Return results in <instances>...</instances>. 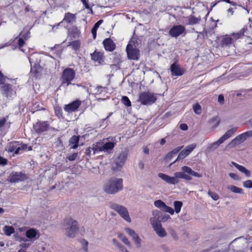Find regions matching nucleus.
I'll use <instances>...</instances> for the list:
<instances>
[{"mask_svg": "<svg viewBox=\"0 0 252 252\" xmlns=\"http://www.w3.org/2000/svg\"><path fill=\"white\" fill-rule=\"evenodd\" d=\"M49 127V124L48 122L39 121L36 124L35 126H34V129L36 133L39 134L47 131Z\"/></svg>", "mask_w": 252, "mask_h": 252, "instance_id": "4468645a", "label": "nucleus"}, {"mask_svg": "<svg viewBox=\"0 0 252 252\" xmlns=\"http://www.w3.org/2000/svg\"><path fill=\"white\" fill-rule=\"evenodd\" d=\"M180 128L181 130H187L188 128V126L187 124L183 123L180 125Z\"/></svg>", "mask_w": 252, "mask_h": 252, "instance_id": "338daca9", "label": "nucleus"}, {"mask_svg": "<svg viewBox=\"0 0 252 252\" xmlns=\"http://www.w3.org/2000/svg\"><path fill=\"white\" fill-rule=\"evenodd\" d=\"M121 101L126 106L129 107L131 106V102L128 97L123 96Z\"/></svg>", "mask_w": 252, "mask_h": 252, "instance_id": "c03bdc74", "label": "nucleus"}, {"mask_svg": "<svg viewBox=\"0 0 252 252\" xmlns=\"http://www.w3.org/2000/svg\"><path fill=\"white\" fill-rule=\"evenodd\" d=\"M154 205L156 207L160 209L162 211H163V209H164L166 205L164 202L161 200H156L154 202Z\"/></svg>", "mask_w": 252, "mask_h": 252, "instance_id": "4c0bfd02", "label": "nucleus"}, {"mask_svg": "<svg viewBox=\"0 0 252 252\" xmlns=\"http://www.w3.org/2000/svg\"><path fill=\"white\" fill-rule=\"evenodd\" d=\"M229 176H230V177H231V178H232L234 180H238L239 179L238 176L235 173H230L229 174Z\"/></svg>", "mask_w": 252, "mask_h": 252, "instance_id": "774afa93", "label": "nucleus"}, {"mask_svg": "<svg viewBox=\"0 0 252 252\" xmlns=\"http://www.w3.org/2000/svg\"><path fill=\"white\" fill-rule=\"evenodd\" d=\"M63 227L66 235L70 238L75 237L79 230L78 222L70 217L64 220Z\"/></svg>", "mask_w": 252, "mask_h": 252, "instance_id": "7ed1b4c3", "label": "nucleus"}, {"mask_svg": "<svg viewBox=\"0 0 252 252\" xmlns=\"http://www.w3.org/2000/svg\"><path fill=\"white\" fill-rule=\"evenodd\" d=\"M247 139L245 137L244 133H242L238 136H237L234 139H233L230 144L233 146H236L240 144L241 143L244 142Z\"/></svg>", "mask_w": 252, "mask_h": 252, "instance_id": "5701e85b", "label": "nucleus"}, {"mask_svg": "<svg viewBox=\"0 0 252 252\" xmlns=\"http://www.w3.org/2000/svg\"><path fill=\"white\" fill-rule=\"evenodd\" d=\"M92 59L98 65L101 64L103 62V53L100 52L94 51L91 54Z\"/></svg>", "mask_w": 252, "mask_h": 252, "instance_id": "aec40b11", "label": "nucleus"}, {"mask_svg": "<svg viewBox=\"0 0 252 252\" xmlns=\"http://www.w3.org/2000/svg\"><path fill=\"white\" fill-rule=\"evenodd\" d=\"M186 28L182 25L173 26L169 31V34L172 37L177 38L180 35L185 36L186 34Z\"/></svg>", "mask_w": 252, "mask_h": 252, "instance_id": "1a4fd4ad", "label": "nucleus"}, {"mask_svg": "<svg viewBox=\"0 0 252 252\" xmlns=\"http://www.w3.org/2000/svg\"><path fill=\"white\" fill-rule=\"evenodd\" d=\"M218 100L221 104H222L224 103V96L222 94L219 95Z\"/></svg>", "mask_w": 252, "mask_h": 252, "instance_id": "e2e57ef3", "label": "nucleus"}, {"mask_svg": "<svg viewBox=\"0 0 252 252\" xmlns=\"http://www.w3.org/2000/svg\"><path fill=\"white\" fill-rule=\"evenodd\" d=\"M192 108L195 114H200L201 113V107L198 103L193 104Z\"/></svg>", "mask_w": 252, "mask_h": 252, "instance_id": "79ce46f5", "label": "nucleus"}, {"mask_svg": "<svg viewBox=\"0 0 252 252\" xmlns=\"http://www.w3.org/2000/svg\"><path fill=\"white\" fill-rule=\"evenodd\" d=\"M97 28L94 27H93L91 30V32L93 34V37L94 39L96 37V32H97Z\"/></svg>", "mask_w": 252, "mask_h": 252, "instance_id": "052dcab7", "label": "nucleus"}, {"mask_svg": "<svg viewBox=\"0 0 252 252\" xmlns=\"http://www.w3.org/2000/svg\"><path fill=\"white\" fill-rule=\"evenodd\" d=\"M55 113L57 117L61 118L63 116L62 109L60 106H56L54 108Z\"/></svg>", "mask_w": 252, "mask_h": 252, "instance_id": "a19ab883", "label": "nucleus"}, {"mask_svg": "<svg viewBox=\"0 0 252 252\" xmlns=\"http://www.w3.org/2000/svg\"><path fill=\"white\" fill-rule=\"evenodd\" d=\"M123 180L121 178H112L104 185V190L108 194H115L123 189Z\"/></svg>", "mask_w": 252, "mask_h": 252, "instance_id": "f03ea898", "label": "nucleus"}, {"mask_svg": "<svg viewBox=\"0 0 252 252\" xmlns=\"http://www.w3.org/2000/svg\"><path fill=\"white\" fill-rule=\"evenodd\" d=\"M1 91L7 97H12L16 94V92L13 90L10 84H4L1 87Z\"/></svg>", "mask_w": 252, "mask_h": 252, "instance_id": "dca6fc26", "label": "nucleus"}, {"mask_svg": "<svg viewBox=\"0 0 252 252\" xmlns=\"http://www.w3.org/2000/svg\"><path fill=\"white\" fill-rule=\"evenodd\" d=\"M40 236L38 231L31 228L26 232V236H22L18 234L14 235L15 240L18 243L19 248L18 252H26V250L31 245L32 243L37 239Z\"/></svg>", "mask_w": 252, "mask_h": 252, "instance_id": "f257e3e1", "label": "nucleus"}, {"mask_svg": "<svg viewBox=\"0 0 252 252\" xmlns=\"http://www.w3.org/2000/svg\"><path fill=\"white\" fill-rule=\"evenodd\" d=\"M81 104V101L79 99H76L71 103L66 104L64 106V110L69 113L75 112Z\"/></svg>", "mask_w": 252, "mask_h": 252, "instance_id": "ddd939ff", "label": "nucleus"}, {"mask_svg": "<svg viewBox=\"0 0 252 252\" xmlns=\"http://www.w3.org/2000/svg\"><path fill=\"white\" fill-rule=\"evenodd\" d=\"M231 164L237 168L240 172L245 174L246 176H250L251 173L250 171L247 170L244 166L239 165L235 162H232Z\"/></svg>", "mask_w": 252, "mask_h": 252, "instance_id": "bb28decb", "label": "nucleus"}, {"mask_svg": "<svg viewBox=\"0 0 252 252\" xmlns=\"http://www.w3.org/2000/svg\"><path fill=\"white\" fill-rule=\"evenodd\" d=\"M125 230L132 238L136 246L139 247L141 244V240L135 231L128 227L125 228Z\"/></svg>", "mask_w": 252, "mask_h": 252, "instance_id": "2eb2a0df", "label": "nucleus"}, {"mask_svg": "<svg viewBox=\"0 0 252 252\" xmlns=\"http://www.w3.org/2000/svg\"><path fill=\"white\" fill-rule=\"evenodd\" d=\"M246 139L252 137V130L243 133Z\"/></svg>", "mask_w": 252, "mask_h": 252, "instance_id": "680f3d73", "label": "nucleus"}, {"mask_svg": "<svg viewBox=\"0 0 252 252\" xmlns=\"http://www.w3.org/2000/svg\"><path fill=\"white\" fill-rule=\"evenodd\" d=\"M188 22L187 24L189 25H193L199 23L200 21V19L197 18L193 15H190L187 17Z\"/></svg>", "mask_w": 252, "mask_h": 252, "instance_id": "cd10ccee", "label": "nucleus"}, {"mask_svg": "<svg viewBox=\"0 0 252 252\" xmlns=\"http://www.w3.org/2000/svg\"><path fill=\"white\" fill-rule=\"evenodd\" d=\"M170 233L173 238L175 240H177L178 238V235L176 233V231L172 228H170L169 229Z\"/></svg>", "mask_w": 252, "mask_h": 252, "instance_id": "864d4df0", "label": "nucleus"}, {"mask_svg": "<svg viewBox=\"0 0 252 252\" xmlns=\"http://www.w3.org/2000/svg\"><path fill=\"white\" fill-rule=\"evenodd\" d=\"M25 39L23 38V37H21L20 36V37L18 38V44L19 49L22 51L23 52H25V51L23 49H22V47L25 44Z\"/></svg>", "mask_w": 252, "mask_h": 252, "instance_id": "a18cd8bd", "label": "nucleus"}, {"mask_svg": "<svg viewBox=\"0 0 252 252\" xmlns=\"http://www.w3.org/2000/svg\"><path fill=\"white\" fill-rule=\"evenodd\" d=\"M183 203L181 201H175L174 202V206L175 208V211L176 213H179L182 207Z\"/></svg>", "mask_w": 252, "mask_h": 252, "instance_id": "58836bf2", "label": "nucleus"}, {"mask_svg": "<svg viewBox=\"0 0 252 252\" xmlns=\"http://www.w3.org/2000/svg\"><path fill=\"white\" fill-rule=\"evenodd\" d=\"M163 211L168 213L172 215H173L175 212L174 210L172 208L169 207L166 205H165L164 209H163Z\"/></svg>", "mask_w": 252, "mask_h": 252, "instance_id": "de8ad7c7", "label": "nucleus"}, {"mask_svg": "<svg viewBox=\"0 0 252 252\" xmlns=\"http://www.w3.org/2000/svg\"><path fill=\"white\" fill-rule=\"evenodd\" d=\"M112 244L113 245H114L115 247H116L118 248L121 245V244L117 241V240H116L115 238L112 239Z\"/></svg>", "mask_w": 252, "mask_h": 252, "instance_id": "69168bd1", "label": "nucleus"}, {"mask_svg": "<svg viewBox=\"0 0 252 252\" xmlns=\"http://www.w3.org/2000/svg\"><path fill=\"white\" fill-rule=\"evenodd\" d=\"M232 39L230 37L226 36L223 38L221 44L222 46H228L232 43Z\"/></svg>", "mask_w": 252, "mask_h": 252, "instance_id": "e433bc0d", "label": "nucleus"}, {"mask_svg": "<svg viewBox=\"0 0 252 252\" xmlns=\"http://www.w3.org/2000/svg\"><path fill=\"white\" fill-rule=\"evenodd\" d=\"M183 147V146L178 147L171 151V154L174 155H176Z\"/></svg>", "mask_w": 252, "mask_h": 252, "instance_id": "4d7b16f0", "label": "nucleus"}, {"mask_svg": "<svg viewBox=\"0 0 252 252\" xmlns=\"http://www.w3.org/2000/svg\"><path fill=\"white\" fill-rule=\"evenodd\" d=\"M6 77L0 71V85L3 84L5 81Z\"/></svg>", "mask_w": 252, "mask_h": 252, "instance_id": "13d9d810", "label": "nucleus"}, {"mask_svg": "<svg viewBox=\"0 0 252 252\" xmlns=\"http://www.w3.org/2000/svg\"><path fill=\"white\" fill-rule=\"evenodd\" d=\"M103 44L105 49L109 52L114 51L116 48V44L110 38H105L103 41Z\"/></svg>", "mask_w": 252, "mask_h": 252, "instance_id": "6ab92c4d", "label": "nucleus"}, {"mask_svg": "<svg viewBox=\"0 0 252 252\" xmlns=\"http://www.w3.org/2000/svg\"><path fill=\"white\" fill-rule=\"evenodd\" d=\"M189 154L190 153H189V152H188L187 150H186V149H184L179 153L175 161H174L172 164L174 163L176 161L178 160L184 159L186 157H187Z\"/></svg>", "mask_w": 252, "mask_h": 252, "instance_id": "72a5a7b5", "label": "nucleus"}, {"mask_svg": "<svg viewBox=\"0 0 252 252\" xmlns=\"http://www.w3.org/2000/svg\"><path fill=\"white\" fill-rule=\"evenodd\" d=\"M102 146L103 152L107 153H112V150L114 149L116 143L114 142H108L101 144Z\"/></svg>", "mask_w": 252, "mask_h": 252, "instance_id": "4be33fe9", "label": "nucleus"}, {"mask_svg": "<svg viewBox=\"0 0 252 252\" xmlns=\"http://www.w3.org/2000/svg\"><path fill=\"white\" fill-rule=\"evenodd\" d=\"M29 61L31 65V72L33 73L35 76H37L41 71V67L39 64L35 63H33L31 58H29Z\"/></svg>", "mask_w": 252, "mask_h": 252, "instance_id": "b1692460", "label": "nucleus"}, {"mask_svg": "<svg viewBox=\"0 0 252 252\" xmlns=\"http://www.w3.org/2000/svg\"><path fill=\"white\" fill-rule=\"evenodd\" d=\"M196 146V144L195 143H192L187 146L185 149H186L189 153H190L195 149Z\"/></svg>", "mask_w": 252, "mask_h": 252, "instance_id": "8fccbe9b", "label": "nucleus"}, {"mask_svg": "<svg viewBox=\"0 0 252 252\" xmlns=\"http://www.w3.org/2000/svg\"><path fill=\"white\" fill-rule=\"evenodd\" d=\"M189 154L190 153H189V152H188L187 150H186V149H184L179 153L175 161H174L172 164L174 163L176 161L178 160L184 159L186 157H187Z\"/></svg>", "mask_w": 252, "mask_h": 252, "instance_id": "f704fd0d", "label": "nucleus"}, {"mask_svg": "<svg viewBox=\"0 0 252 252\" xmlns=\"http://www.w3.org/2000/svg\"><path fill=\"white\" fill-rule=\"evenodd\" d=\"M220 138L218 141H217L213 143H211L207 147V150L210 152V151H212L214 150L217 148L220 144L223 143L222 140L221 141H220Z\"/></svg>", "mask_w": 252, "mask_h": 252, "instance_id": "c756f323", "label": "nucleus"}, {"mask_svg": "<svg viewBox=\"0 0 252 252\" xmlns=\"http://www.w3.org/2000/svg\"><path fill=\"white\" fill-rule=\"evenodd\" d=\"M80 136L73 135L69 140V145H71V148L75 149L78 147Z\"/></svg>", "mask_w": 252, "mask_h": 252, "instance_id": "393cba45", "label": "nucleus"}, {"mask_svg": "<svg viewBox=\"0 0 252 252\" xmlns=\"http://www.w3.org/2000/svg\"><path fill=\"white\" fill-rule=\"evenodd\" d=\"M7 159L0 157V165H5L7 164Z\"/></svg>", "mask_w": 252, "mask_h": 252, "instance_id": "0e129e2a", "label": "nucleus"}, {"mask_svg": "<svg viewBox=\"0 0 252 252\" xmlns=\"http://www.w3.org/2000/svg\"><path fill=\"white\" fill-rule=\"evenodd\" d=\"M24 13L25 15H26L27 16L30 17H33L35 15V12L32 9V8L30 6V5H26L25 9H24Z\"/></svg>", "mask_w": 252, "mask_h": 252, "instance_id": "2f4dec72", "label": "nucleus"}, {"mask_svg": "<svg viewBox=\"0 0 252 252\" xmlns=\"http://www.w3.org/2000/svg\"><path fill=\"white\" fill-rule=\"evenodd\" d=\"M112 209L116 211L126 221L131 222V219L129 216L128 212L126 208L122 205L116 203H112L110 205Z\"/></svg>", "mask_w": 252, "mask_h": 252, "instance_id": "6e6552de", "label": "nucleus"}, {"mask_svg": "<svg viewBox=\"0 0 252 252\" xmlns=\"http://www.w3.org/2000/svg\"><path fill=\"white\" fill-rule=\"evenodd\" d=\"M78 153H75L69 155L67 158L69 161H74L77 157Z\"/></svg>", "mask_w": 252, "mask_h": 252, "instance_id": "5fc2aeb1", "label": "nucleus"}, {"mask_svg": "<svg viewBox=\"0 0 252 252\" xmlns=\"http://www.w3.org/2000/svg\"><path fill=\"white\" fill-rule=\"evenodd\" d=\"M5 150L8 153H13V154H19V147H18V141L9 142L5 147Z\"/></svg>", "mask_w": 252, "mask_h": 252, "instance_id": "a211bd4d", "label": "nucleus"}, {"mask_svg": "<svg viewBox=\"0 0 252 252\" xmlns=\"http://www.w3.org/2000/svg\"><path fill=\"white\" fill-rule=\"evenodd\" d=\"M181 172H177L174 174V178L176 179H183L187 181H190L192 180L191 176L197 178H201L202 175L192 170L191 168L187 166H184L182 167Z\"/></svg>", "mask_w": 252, "mask_h": 252, "instance_id": "20e7f679", "label": "nucleus"}, {"mask_svg": "<svg viewBox=\"0 0 252 252\" xmlns=\"http://www.w3.org/2000/svg\"><path fill=\"white\" fill-rule=\"evenodd\" d=\"M80 243L81 244L83 251L85 252H87L88 251L87 248L88 245V242L85 239H81L80 240Z\"/></svg>", "mask_w": 252, "mask_h": 252, "instance_id": "37998d69", "label": "nucleus"}, {"mask_svg": "<svg viewBox=\"0 0 252 252\" xmlns=\"http://www.w3.org/2000/svg\"><path fill=\"white\" fill-rule=\"evenodd\" d=\"M69 45L71 46L74 50H77L80 47L81 44L79 40H75L71 42Z\"/></svg>", "mask_w": 252, "mask_h": 252, "instance_id": "ea45409f", "label": "nucleus"}, {"mask_svg": "<svg viewBox=\"0 0 252 252\" xmlns=\"http://www.w3.org/2000/svg\"><path fill=\"white\" fill-rule=\"evenodd\" d=\"M156 100V94L148 91L140 93L138 100L143 105H149L154 103Z\"/></svg>", "mask_w": 252, "mask_h": 252, "instance_id": "423d86ee", "label": "nucleus"}, {"mask_svg": "<svg viewBox=\"0 0 252 252\" xmlns=\"http://www.w3.org/2000/svg\"><path fill=\"white\" fill-rule=\"evenodd\" d=\"M104 89V88L102 87V86L96 87L95 89V94H101L103 92Z\"/></svg>", "mask_w": 252, "mask_h": 252, "instance_id": "6e6d98bb", "label": "nucleus"}, {"mask_svg": "<svg viewBox=\"0 0 252 252\" xmlns=\"http://www.w3.org/2000/svg\"><path fill=\"white\" fill-rule=\"evenodd\" d=\"M227 189L230 190L232 192L236 193H242L243 190L241 188H238L234 185H230L227 187Z\"/></svg>", "mask_w": 252, "mask_h": 252, "instance_id": "c9c22d12", "label": "nucleus"}, {"mask_svg": "<svg viewBox=\"0 0 252 252\" xmlns=\"http://www.w3.org/2000/svg\"><path fill=\"white\" fill-rule=\"evenodd\" d=\"M27 179V175L23 172H12L8 177L10 183H16L25 181Z\"/></svg>", "mask_w": 252, "mask_h": 252, "instance_id": "f8f14e48", "label": "nucleus"}, {"mask_svg": "<svg viewBox=\"0 0 252 252\" xmlns=\"http://www.w3.org/2000/svg\"><path fill=\"white\" fill-rule=\"evenodd\" d=\"M151 223L154 230L159 237L163 238L166 236L165 229L162 227L160 222L157 220L156 218L151 219Z\"/></svg>", "mask_w": 252, "mask_h": 252, "instance_id": "9b49d317", "label": "nucleus"}, {"mask_svg": "<svg viewBox=\"0 0 252 252\" xmlns=\"http://www.w3.org/2000/svg\"><path fill=\"white\" fill-rule=\"evenodd\" d=\"M75 70L71 68L67 67L63 71L61 80L62 85L68 86L71 84V82L73 80L75 76Z\"/></svg>", "mask_w": 252, "mask_h": 252, "instance_id": "0eeeda50", "label": "nucleus"}, {"mask_svg": "<svg viewBox=\"0 0 252 252\" xmlns=\"http://www.w3.org/2000/svg\"><path fill=\"white\" fill-rule=\"evenodd\" d=\"M158 177L169 184L176 185L179 183V180L176 179L174 176L171 177L162 173H158Z\"/></svg>", "mask_w": 252, "mask_h": 252, "instance_id": "f3484780", "label": "nucleus"}, {"mask_svg": "<svg viewBox=\"0 0 252 252\" xmlns=\"http://www.w3.org/2000/svg\"><path fill=\"white\" fill-rule=\"evenodd\" d=\"M75 15L71 13L68 12L65 14L63 21H65L67 23H71L72 21L75 20Z\"/></svg>", "mask_w": 252, "mask_h": 252, "instance_id": "7c9ffc66", "label": "nucleus"}, {"mask_svg": "<svg viewBox=\"0 0 252 252\" xmlns=\"http://www.w3.org/2000/svg\"><path fill=\"white\" fill-rule=\"evenodd\" d=\"M237 130V127H233L230 129L227 130L223 135L220 137V140L224 142V141L230 137Z\"/></svg>", "mask_w": 252, "mask_h": 252, "instance_id": "a878e982", "label": "nucleus"}, {"mask_svg": "<svg viewBox=\"0 0 252 252\" xmlns=\"http://www.w3.org/2000/svg\"><path fill=\"white\" fill-rule=\"evenodd\" d=\"M18 147H19V154H20L21 151H25L28 148V145L26 144H22L18 142Z\"/></svg>", "mask_w": 252, "mask_h": 252, "instance_id": "09e8293b", "label": "nucleus"}, {"mask_svg": "<svg viewBox=\"0 0 252 252\" xmlns=\"http://www.w3.org/2000/svg\"><path fill=\"white\" fill-rule=\"evenodd\" d=\"M101 143H97L96 144L92 145L93 154L95 155L98 152H103L102 145H100Z\"/></svg>", "mask_w": 252, "mask_h": 252, "instance_id": "473e14b6", "label": "nucleus"}, {"mask_svg": "<svg viewBox=\"0 0 252 252\" xmlns=\"http://www.w3.org/2000/svg\"><path fill=\"white\" fill-rule=\"evenodd\" d=\"M170 70L172 76H181L183 75L184 71L176 63H172L170 66Z\"/></svg>", "mask_w": 252, "mask_h": 252, "instance_id": "412c9836", "label": "nucleus"}, {"mask_svg": "<svg viewBox=\"0 0 252 252\" xmlns=\"http://www.w3.org/2000/svg\"><path fill=\"white\" fill-rule=\"evenodd\" d=\"M30 34V32L29 31H27L26 32H21L20 33L19 36L23 37V38L26 40L29 37Z\"/></svg>", "mask_w": 252, "mask_h": 252, "instance_id": "3c124183", "label": "nucleus"}, {"mask_svg": "<svg viewBox=\"0 0 252 252\" xmlns=\"http://www.w3.org/2000/svg\"><path fill=\"white\" fill-rule=\"evenodd\" d=\"M128 153L127 151H123L119 155L113 158L112 163V169L115 171H121L125 164L127 158Z\"/></svg>", "mask_w": 252, "mask_h": 252, "instance_id": "39448f33", "label": "nucleus"}, {"mask_svg": "<svg viewBox=\"0 0 252 252\" xmlns=\"http://www.w3.org/2000/svg\"><path fill=\"white\" fill-rule=\"evenodd\" d=\"M243 186L247 188H252V181L247 180L243 183Z\"/></svg>", "mask_w": 252, "mask_h": 252, "instance_id": "603ef678", "label": "nucleus"}, {"mask_svg": "<svg viewBox=\"0 0 252 252\" xmlns=\"http://www.w3.org/2000/svg\"><path fill=\"white\" fill-rule=\"evenodd\" d=\"M126 51L128 59L137 61L139 59V50L136 48L135 46L128 44L126 46Z\"/></svg>", "mask_w": 252, "mask_h": 252, "instance_id": "9d476101", "label": "nucleus"}, {"mask_svg": "<svg viewBox=\"0 0 252 252\" xmlns=\"http://www.w3.org/2000/svg\"><path fill=\"white\" fill-rule=\"evenodd\" d=\"M122 241L125 244L126 246L130 247L131 244L130 242L128 241V239L125 236L124 237H123V239H121Z\"/></svg>", "mask_w": 252, "mask_h": 252, "instance_id": "bf43d9fd", "label": "nucleus"}, {"mask_svg": "<svg viewBox=\"0 0 252 252\" xmlns=\"http://www.w3.org/2000/svg\"><path fill=\"white\" fill-rule=\"evenodd\" d=\"M208 194L215 201H216L219 199V196L215 192L209 190Z\"/></svg>", "mask_w": 252, "mask_h": 252, "instance_id": "49530a36", "label": "nucleus"}, {"mask_svg": "<svg viewBox=\"0 0 252 252\" xmlns=\"http://www.w3.org/2000/svg\"><path fill=\"white\" fill-rule=\"evenodd\" d=\"M3 231L5 235L9 236L14 233L15 229L13 226L5 225L3 228Z\"/></svg>", "mask_w": 252, "mask_h": 252, "instance_id": "c85d7f7f", "label": "nucleus"}]
</instances>
